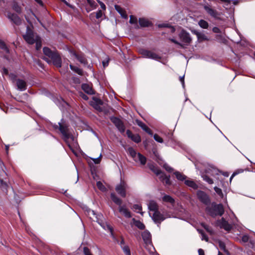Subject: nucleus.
Returning a JSON list of instances; mask_svg holds the SVG:
<instances>
[{
	"instance_id": "f03ea898",
	"label": "nucleus",
	"mask_w": 255,
	"mask_h": 255,
	"mask_svg": "<svg viewBox=\"0 0 255 255\" xmlns=\"http://www.w3.org/2000/svg\"><path fill=\"white\" fill-rule=\"evenodd\" d=\"M206 211L208 214L212 217L219 215L222 216L224 213V209L222 204L212 203L211 206H208L206 208Z\"/></svg>"
},
{
	"instance_id": "de8ad7c7",
	"label": "nucleus",
	"mask_w": 255,
	"mask_h": 255,
	"mask_svg": "<svg viewBox=\"0 0 255 255\" xmlns=\"http://www.w3.org/2000/svg\"><path fill=\"white\" fill-rule=\"evenodd\" d=\"M153 137L155 140L158 142L162 143L163 142L162 138L157 134H155Z\"/></svg>"
},
{
	"instance_id": "a878e982",
	"label": "nucleus",
	"mask_w": 255,
	"mask_h": 255,
	"mask_svg": "<svg viewBox=\"0 0 255 255\" xmlns=\"http://www.w3.org/2000/svg\"><path fill=\"white\" fill-rule=\"evenodd\" d=\"M111 198L115 203L119 205V206H121L122 203V200L117 197L115 193H112L111 194Z\"/></svg>"
},
{
	"instance_id": "4468645a",
	"label": "nucleus",
	"mask_w": 255,
	"mask_h": 255,
	"mask_svg": "<svg viewBox=\"0 0 255 255\" xmlns=\"http://www.w3.org/2000/svg\"><path fill=\"white\" fill-rule=\"evenodd\" d=\"M59 129L64 136L65 139H67L70 137V134L68 132V127L65 124H63L59 123Z\"/></svg>"
},
{
	"instance_id": "37998d69",
	"label": "nucleus",
	"mask_w": 255,
	"mask_h": 255,
	"mask_svg": "<svg viewBox=\"0 0 255 255\" xmlns=\"http://www.w3.org/2000/svg\"><path fill=\"white\" fill-rule=\"evenodd\" d=\"M0 48L1 49L4 50L6 53L9 52V50H8V48L7 47L6 44L3 41H2L1 40H0Z\"/></svg>"
},
{
	"instance_id": "2eb2a0df",
	"label": "nucleus",
	"mask_w": 255,
	"mask_h": 255,
	"mask_svg": "<svg viewBox=\"0 0 255 255\" xmlns=\"http://www.w3.org/2000/svg\"><path fill=\"white\" fill-rule=\"evenodd\" d=\"M218 225L227 231H230L232 229V226L228 223L224 218L218 221Z\"/></svg>"
},
{
	"instance_id": "c756f323",
	"label": "nucleus",
	"mask_w": 255,
	"mask_h": 255,
	"mask_svg": "<svg viewBox=\"0 0 255 255\" xmlns=\"http://www.w3.org/2000/svg\"><path fill=\"white\" fill-rule=\"evenodd\" d=\"M162 200L164 202H168L171 204H173L175 202L174 199L171 196L167 195H164L162 197Z\"/></svg>"
},
{
	"instance_id": "1a4fd4ad",
	"label": "nucleus",
	"mask_w": 255,
	"mask_h": 255,
	"mask_svg": "<svg viewBox=\"0 0 255 255\" xmlns=\"http://www.w3.org/2000/svg\"><path fill=\"white\" fill-rule=\"evenodd\" d=\"M111 121L121 133H124L125 132V127L123 122L120 119L115 117H112L111 118Z\"/></svg>"
},
{
	"instance_id": "39448f33",
	"label": "nucleus",
	"mask_w": 255,
	"mask_h": 255,
	"mask_svg": "<svg viewBox=\"0 0 255 255\" xmlns=\"http://www.w3.org/2000/svg\"><path fill=\"white\" fill-rule=\"evenodd\" d=\"M139 52L142 55V57L146 58H150L154 60H159L161 57L155 53L148 50L141 49Z\"/></svg>"
},
{
	"instance_id": "9b49d317",
	"label": "nucleus",
	"mask_w": 255,
	"mask_h": 255,
	"mask_svg": "<svg viewBox=\"0 0 255 255\" xmlns=\"http://www.w3.org/2000/svg\"><path fill=\"white\" fill-rule=\"evenodd\" d=\"M179 37L180 40L184 43L189 44L192 41V38L190 34L184 30H182L179 34Z\"/></svg>"
},
{
	"instance_id": "4c0bfd02",
	"label": "nucleus",
	"mask_w": 255,
	"mask_h": 255,
	"mask_svg": "<svg viewBox=\"0 0 255 255\" xmlns=\"http://www.w3.org/2000/svg\"><path fill=\"white\" fill-rule=\"evenodd\" d=\"M135 226L138 229L142 230L145 228L144 225L139 221H135L134 219H133Z\"/></svg>"
},
{
	"instance_id": "393cba45",
	"label": "nucleus",
	"mask_w": 255,
	"mask_h": 255,
	"mask_svg": "<svg viewBox=\"0 0 255 255\" xmlns=\"http://www.w3.org/2000/svg\"><path fill=\"white\" fill-rule=\"evenodd\" d=\"M82 90L86 92V93L92 95L94 94V91L92 89V88L87 84H83L82 85Z\"/></svg>"
},
{
	"instance_id": "c03bdc74",
	"label": "nucleus",
	"mask_w": 255,
	"mask_h": 255,
	"mask_svg": "<svg viewBox=\"0 0 255 255\" xmlns=\"http://www.w3.org/2000/svg\"><path fill=\"white\" fill-rule=\"evenodd\" d=\"M122 249L126 255H131L129 248L128 245L123 246Z\"/></svg>"
},
{
	"instance_id": "8fccbe9b",
	"label": "nucleus",
	"mask_w": 255,
	"mask_h": 255,
	"mask_svg": "<svg viewBox=\"0 0 255 255\" xmlns=\"http://www.w3.org/2000/svg\"><path fill=\"white\" fill-rule=\"evenodd\" d=\"M137 21V18L133 15L130 16L129 23L131 24L136 23Z\"/></svg>"
},
{
	"instance_id": "f8f14e48",
	"label": "nucleus",
	"mask_w": 255,
	"mask_h": 255,
	"mask_svg": "<svg viewBox=\"0 0 255 255\" xmlns=\"http://www.w3.org/2000/svg\"><path fill=\"white\" fill-rule=\"evenodd\" d=\"M149 214L154 222L156 223L160 224L165 219L163 215L161 214L158 211L153 212L152 215L150 212H149Z\"/></svg>"
},
{
	"instance_id": "423d86ee",
	"label": "nucleus",
	"mask_w": 255,
	"mask_h": 255,
	"mask_svg": "<svg viewBox=\"0 0 255 255\" xmlns=\"http://www.w3.org/2000/svg\"><path fill=\"white\" fill-rule=\"evenodd\" d=\"M128 187L127 184L124 181H121L120 183L116 186L115 190L121 197H125Z\"/></svg>"
},
{
	"instance_id": "7ed1b4c3",
	"label": "nucleus",
	"mask_w": 255,
	"mask_h": 255,
	"mask_svg": "<svg viewBox=\"0 0 255 255\" xmlns=\"http://www.w3.org/2000/svg\"><path fill=\"white\" fill-rule=\"evenodd\" d=\"M128 151L135 161H139L142 165H144L146 163V157L139 153H137L133 148L129 147L128 149Z\"/></svg>"
},
{
	"instance_id": "412c9836",
	"label": "nucleus",
	"mask_w": 255,
	"mask_h": 255,
	"mask_svg": "<svg viewBox=\"0 0 255 255\" xmlns=\"http://www.w3.org/2000/svg\"><path fill=\"white\" fill-rule=\"evenodd\" d=\"M119 212L125 217L129 218L131 217V214L125 206H120L119 208Z\"/></svg>"
},
{
	"instance_id": "680f3d73",
	"label": "nucleus",
	"mask_w": 255,
	"mask_h": 255,
	"mask_svg": "<svg viewBox=\"0 0 255 255\" xmlns=\"http://www.w3.org/2000/svg\"><path fill=\"white\" fill-rule=\"evenodd\" d=\"M102 12L101 10H98L97 12H96V17L97 18H100L102 17Z\"/></svg>"
},
{
	"instance_id": "7c9ffc66",
	"label": "nucleus",
	"mask_w": 255,
	"mask_h": 255,
	"mask_svg": "<svg viewBox=\"0 0 255 255\" xmlns=\"http://www.w3.org/2000/svg\"><path fill=\"white\" fill-rule=\"evenodd\" d=\"M8 186L7 184L4 182L2 179L0 178V188L1 189L4 191L6 192L7 191V188Z\"/></svg>"
},
{
	"instance_id": "49530a36",
	"label": "nucleus",
	"mask_w": 255,
	"mask_h": 255,
	"mask_svg": "<svg viewBox=\"0 0 255 255\" xmlns=\"http://www.w3.org/2000/svg\"><path fill=\"white\" fill-rule=\"evenodd\" d=\"M198 231L199 233H200L202 236V240H205L206 241H208V238L205 234L203 231L202 230L198 229Z\"/></svg>"
},
{
	"instance_id": "aec40b11",
	"label": "nucleus",
	"mask_w": 255,
	"mask_h": 255,
	"mask_svg": "<svg viewBox=\"0 0 255 255\" xmlns=\"http://www.w3.org/2000/svg\"><path fill=\"white\" fill-rule=\"evenodd\" d=\"M204 9L209 14L213 17L218 18L220 15L219 12L217 10L212 8L209 6H205Z\"/></svg>"
},
{
	"instance_id": "a18cd8bd",
	"label": "nucleus",
	"mask_w": 255,
	"mask_h": 255,
	"mask_svg": "<svg viewBox=\"0 0 255 255\" xmlns=\"http://www.w3.org/2000/svg\"><path fill=\"white\" fill-rule=\"evenodd\" d=\"M35 43H36V49L38 50L41 47V41L40 37H38Z\"/></svg>"
},
{
	"instance_id": "09e8293b",
	"label": "nucleus",
	"mask_w": 255,
	"mask_h": 255,
	"mask_svg": "<svg viewBox=\"0 0 255 255\" xmlns=\"http://www.w3.org/2000/svg\"><path fill=\"white\" fill-rule=\"evenodd\" d=\"M243 171H244V170L241 169L237 170L235 172H234L233 173V174L231 176L230 179V181H231V180H232L234 176H235L236 175H237L238 174L243 172Z\"/></svg>"
},
{
	"instance_id": "3c124183",
	"label": "nucleus",
	"mask_w": 255,
	"mask_h": 255,
	"mask_svg": "<svg viewBox=\"0 0 255 255\" xmlns=\"http://www.w3.org/2000/svg\"><path fill=\"white\" fill-rule=\"evenodd\" d=\"M133 209L137 212H139L141 210V206L138 204H135L133 206Z\"/></svg>"
},
{
	"instance_id": "9d476101",
	"label": "nucleus",
	"mask_w": 255,
	"mask_h": 255,
	"mask_svg": "<svg viewBox=\"0 0 255 255\" xmlns=\"http://www.w3.org/2000/svg\"><path fill=\"white\" fill-rule=\"evenodd\" d=\"M103 104V102L100 99L93 97L92 100L90 101V105L96 110L99 112H102L103 109L101 106Z\"/></svg>"
},
{
	"instance_id": "f704fd0d",
	"label": "nucleus",
	"mask_w": 255,
	"mask_h": 255,
	"mask_svg": "<svg viewBox=\"0 0 255 255\" xmlns=\"http://www.w3.org/2000/svg\"><path fill=\"white\" fill-rule=\"evenodd\" d=\"M198 24L201 28H204V29L207 28L209 26L208 23L206 21H205L203 19H201V20H199Z\"/></svg>"
},
{
	"instance_id": "ddd939ff",
	"label": "nucleus",
	"mask_w": 255,
	"mask_h": 255,
	"mask_svg": "<svg viewBox=\"0 0 255 255\" xmlns=\"http://www.w3.org/2000/svg\"><path fill=\"white\" fill-rule=\"evenodd\" d=\"M7 17L17 25L21 23V19L16 14L8 12Z\"/></svg>"
},
{
	"instance_id": "603ef678",
	"label": "nucleus",
	"mask_w": 255,
	"mask_h": 255,
	"mask_svg": "<svg viewBox=\"0 0 255 255\" xmlns=\"http://www.w3.org/2000/svg\"><path fill=\"white\" fill-rule=\"evenodd\" d=\"M115 8L116 9V10L118 11L122 15H123V12H124V10L120 6L118 5H115Z\"/></svg>"
},
{
	"instance_id": "bf43d9fd",
	"label": "nucleus",
	"mask_w": 255,
	"mask_h": 255,
	"mask_svg": "<svg viewBox=\"0 0 255 255\" xmlns=\"http://www.w3.org/2000/svg\"><path fill=\"white\" fill-rule=\"evenodd\" d=\"M119 245H120L121 248H123V246H126L127 245L126 244L124 239L122 237L121 240L120 242H119Z\"/></svg>"
},
{
	"instance_id": "20e7f679",
	"label": "nucleus",
	"mask_w": 255,
	"mask_h": 255,
	"mask_svg": "<svg viewBox=\"0 0 255 255\" xmlns=\"http://www.w3.org/2000/svg\"><path fill=\"white\" fill-rule=\"evenodd\" d=\"M24 40L29 44H33L39 37L34 34L33 31L28 27H27V31L25 34L23 35Z\"/></svg>"
},
{
	"instance_id": "a19ab883",
	"label": "nucleus",
	"mask_w": 255,
	"mask_h": 255,
	"mask_svg": "<svg viewBox=\"0 0 255 255\" xmlns=\"http://www.w3.org/2000/svg\"><path fill=\"white\" fill-rule=\"evenodd\" d=\"M97 186L99 190L103 192L106 191V188L101 181H98L97 182Z\"/></svg>"
},
{
	"instance_id": "5701e85b",
	"label": "nucleus",
	"mask_w": 255,
	"mask_h": 255,
	"mask_svg": "<svg viewBox=\"0 0 255 255\" xmlns=\"http://www.w3.org/2000/svg\"><path fill=\"white\" fill-rule=\"evenodd\" d=\"M136 122L137 125L142 128L143 130H144L150 135L152 134L151 130L149 128H148L143 123L139 120H136Z\"/></svg>"
},
{
	"instance_id": "e2e57ef3",
	"label": "nucleus",
	"mask_w": 255,
	"mask_h": 255,
	"mask_svg": "<svg viewBox=\"0 0 255 255\" xmlns=\"http://www.w3.org/2000/svg\"><path fill=\"white\" fill-rule=\"evenodd\" d=\"M98 2L100 4L101 8L103 10H105L106 8V6L105 4L103 2H102V1H100V0H98Z\"/></svg>"
},
{
	"instance_id": "4be33fe9",
	"label": "nucleus",
	"mask_w": 255,
	"mask_h": 255,
	"mask_svg": "<svg viewBox=\"0 0 255 255\" xmlns=\"http://www.w3.org/2000/svg\"><path fill=\"white\" fill-rule=\"evenodd\" d=\"M148 207L150 212L152 211L153 212H154L158 211V206L157 204L156 203V202L153 200L150 201L149 202L148 204Z\"/></svg>"
},
{
	"instance_id": "72a5a7b5",
	"label": "nucleus",
	"mask_w": 255,
	"mask_h": 255,
	"mask_svg": "<svg viewBox=\"0 0 255 255\" xmlns=\"http://www.w3.org/2000/svg\"><path fill=\"white\" fill-rule=\"evenodd\" d=\"M174 174L175 175L177 179L180 181H183L186 178V176L185 175L182 174V173H180L178 171L175 172L174 173Z\"/></svg>"
},
{
	"instance_id": "c85d7f7f",
	"label": "nucleus",
	"mask_w": 255,
	"mask_h": 255,
	"mask_svg": "<svg viewBox=\"0 0 255 255\" xmlns=\"http://www.w3.org/2000/svg\"><path fill=\"white\" fill-rule=\"evenodd\" d=\"M185 184L194 189L198 188V185L193 180H186L185 181Z\"/></svg>"
},
{
	"instance_id": "58836bf2",
	"label": "nucleus",
	"mask_w": 255,
	"mask_h": 255,
	"mask_svg": "<svg viewBox=\"0 0 255 255\" xmlns=\"http://www.w3.org/2000/svg\"><path fill=\"white\" fill-rule=\"evenodd\" d=\"M158 27H169L170 28V30H171V32L172 33H173L175 30V29L174 27L172 26H170L169 24L168 23H162V24H160L158 25Z\"/></svg>"
},
{
	"instance_id": "cd10ccee",
	"label": "nucleus",
	"mask_w": 255,
	"mask_h": 255,
	"mask_svg": "<svg viewBox=\"0 0 255 255\" xmlns=\"http://www.w3.org/2000/svg\"><path fill=\"white\" fill-rule=\"evenodd\" d=\"M219 172L220 171L218 169L214 167H211V168L206 170V173L210 174L213 176L218 175Z\"/></svg>"
},
{
	"instance_id": "6ab92c4d",
	"label": "nucleus",
	"mask_w": 255,
	"mask_h": 255,
	"mask_svg": "<svg viewBox=\"0 0 255 255\" xmlns=\"http://www.w3.org/2000/svg\"><path fill=\"white\" fill-rule=\"evenodd\" d=\"M126 133L128 136L135 142L139 143L141 141V138L138 134H133L131 131L128 129L127 130Z\"/></svg>"
},
{
	"instance_id": "0e129e2a",
	"label": "nucleus",
	"mask_w": 255,
	"mask_h": 255,
	"mask_svg": "<svg viewBox=\"0 0 255 255\" xmlns=\"http://www.w3.org/2000/svg\"><path fill=\"white\" fill-rule=\"evenodd\" d=\"M87 1L92 7H95V2L94 1L92 0H87Z\"/></svg>"
},
{
	"instance_id": "bb28decb",
	"label": "nucleus",
	"mask_w": 255,
	"mask_h": 255,
	"mask_svg": "<svg viewBox=\"0 0 255 255\" xmlns=\"http://www.w3.org/2000/svg\"><path fill=\"white\" fill-rule=\"evenodd\" d=\"M160 179L163 182H165L167 185L170 184V176H166L164 173L159 176Z\"/></svg>"
},
{
	"instance_id": "c9c22d12",
	"label": "nucleus",
	"mask_w": 255,
	"mask_h": 255,
	"mask_svg": "<svg viewBox=\"0 0 255 255\" xmlns=\"http://www.w3.org/2000/svg\"><path fill=\"white\" fill-rule=\"evenodd\" d=\"M201 226L206 230V231L209 233L210 235H213L214 232L212 228L209 226L206 225L204 223H202Z\"/></svg>"
},
{
	"instance_id": "473e14b6",
	"label": "nucleus",
	"mask_w": 255,
	"mask_h": 255,
	"mask_svg": "<svg viewBox=\"0 0 255 255\" xmlns=\"http://www.w3.org/2000/svg\"><path fill=\"white\" fill-rule=\"evenodd\" d=\"M150 169L157 175H159V176L163 173L161 170L158 169V168L155 167L153 165H151L150 166Z\"/></svg>"
},
{
	"instance_id": "6e6d98bb",
	"label": "nucleus",
	"mask_w": 255,
	"mask_h": 255,
	"mask_svg": "<svg viewBox=\"0 0 255 255\" xmlns=\"http://www.w3.org/2000/svg\"><path fill=\"white\" fill-rule=\"evenodd\" d=\"M83 251L85 255H92L91 254L90 250L87 247H84Z\"/></svg>"
},
{
	"instance_id": "2f4dec72",
	"label": "nucleus",
	"mask_w": 255,
	"mask_h": 255,
	"mask_svg": "<svg viewBox=\"0 0 255 255\" xmlns=\"http://www.w3.org/2000/svg\"><path fill=\"white\" fill-rule=\"evenodd\" d=\"M70 69L73 71L74 72H76L78 74L80 75H83V71L82 69H80L78 67L74 66L72 65V64H70L69 65Z\"/></svg>"
},
{
	"instance_id": "0eeeda50",
	"label": "nucleus",
	"mask_w": 255,
	"mask_h": 255,
	"mask_svg": "<svg viewBox=\"0 0 255 255\" xmlns=\"http://www.w3.org/2000/svg\"><path fill=\"white\" fill-rule=\"evenodd\" d=\"M198 199L203 204L208 205L210 203L209 196L204 191L199 190L197 192Z\"/></svg>"
},
{
	"instance_id": "69168bd1",
	"label": "nucleus",
	"mask_w": 255,
	"mask_h": 255,
	"mask_svg": "<svg viewBox=\"0 0 255 255\" xmlns=\"http://www.w3.org/2000/svg\"><path fill=\"white\" fill-rule=\"evenodd\" d=\"M212 30L215 33H220L221 32L220 29L217 27H213Z\"/></svg>"
},
{
	"instance_id": "e433bc0d",
	"label": "nucleus",
	"mask_w": 255,
	"mask_h": 255,
	"mask_svg": "<svg viewBox=\"0 0 255 255\" xmlns=\"http://www.w3.org/2000/svg\"><path fill=\"white\" fill-rule=\"evenodd\" d=\"M12 7L17 13H20L21 12V8L17 3L13 2Z\"/></svg>"
},
{
	"instance_id": "774afa93",
	"label": "nucleus",
	"mask_w": 255,
	"mask_h": 255,
	"mask_svg": "<svg viewBox=\"0 0 255 255\" xmlns=\"http://www.w3.org/2000/svg\"><path fill=\"white\" fill-rule=\"evenodd\" d=\"M198 253H199V255H204V252L201 249H200L198 250Z\"/></svg>"
},
{
	"instance_id": "864d4df0",
	"label": "nucleus",
	"mask_w": 255,
	"mask_h": 255,
	"mask_svg": "<svg viewBox=\"0 0 255 255\" xmlns=\"http://www.w3.org/2000/svg\"><path fill=\"white\" fill-rule=\"evenodd\" d=\"M163 167L166 171L169 172H171L173 170V168L169 166L167 164H164L163 165Z\"/></svg>"
},
{
	"instance_id": "79ce46f5",
	"label": "nucleus",
	"mask_w": 255,
	"mask_h": 255,
	"mask_svg": "<svg viewBox=\"0 0 255 255\" xmlns=\"http://www.w3.org/2000/svg\"><path fill=\"white\" fill-rule=\"evenodd\" d=\"M88 214L89 216L93 215L94 216H95L96 219V221L99 222V220L101 215H97L95 212L93 210H89L88 212Z\"/></svg>"
},
{
	"instance_id": "13d9d810",
	"label": "nucleus",
	"mask_w": 255,
	"mask_h": 255,
	"mask_svg": "<svg viewBox=\"0 0 255 255\" xmlns=\"http://www.w3.org/2000/svg\"><path fill=\"white\" fill-rule=\"evenodd\" d=\"M102 155L100 154V156L98 158H93L92 159L94 162L95 163V164H98L100 163V162L101 161V157Z\"/></svg>"
},
{
	"instance_id": "f3484780",
	"label": "nucleus",
	"mask_w": 255,
	"mask_h": 255,
	"mask_svg": "<svg viewBox=\"0 0 255 255\" xmlns=\"http://www.w3.org/2000/svg\"><path fill=\"white\" fill-rule=\"evenodd\" d=\"M15 84L17 89L20 91H24L26 89L27 84L26 82L22 79H17L15 80Z\"/></svg>"
},
{
	"instance_id": "338daca9",
	"label": "nucleus",
	"mask_w": 255,
	"mask_h": 255,
	"mask_svg": "<svg viewBox=\"0 0 255 255\" xmlns=\"http://www.w3.org/2000/svg\"><path fill=\"white\" fill-rule=\"evenodd\" d=\"M2 73L3 75H8V70L5 68H2Z\"/></svg>"
},
{
	"instance_id": "052dcab7",
	"label": "nucleus",
	"mask_w": 255,
	"mask_h": 255,
	"mask_svg": "<svg viewBox=\"0 0 255 255\" xmlns=\"http://www.w3.org/2000/svg\"><path fill=\"white\" fill-rule=\"evenodd\" d=\"M105 230L107 229L110 231L112 233L113 232L112 228L109 225H106V226H102Z\"/></svg>"
},
{
	"instance_id": "f257e3e1",
	"label": "nucleus",
	"mask_w": 255,
	"mask_h": 255,
	"mask_svg": "<svg viewBox=\"0 0 255 255\" xmlns=\"http://www.w3.org/2000/svg\"><path fill=\"white\" fill-rule=\"evenodd\" d=\"M43 51L45 56L50 58L53 64L57 67L61 66V59L59 55L56 52L52 51L48 47H44Z\"/></svg>"
},
{
	"instance_id": "5fc2aeb1",
	"label": "nucleus",
	"mask_w": 255,
	"mask_h": 255,
	"mask_svg": "<svg viewBox=\"0 0 255 255\" xmlns=\"http://www.w3.org/2000/svg\"><path fill=\"white\" fill-rule=\"evenodd\" d=\"M214 190L215 191V192L220 196H223V193H222V190L217 187H214Z\"/></svg>"
},
{
	"instance_id": "6e6552de",
	"label": "nucleus",
	"mask_w": 255,
	"mask_h": 255,
	"mask_svg": "<svg viewBox=\"0 0 255 255\" xmlns=\"http://www.w3.org/2000/svg\"><path fill=\"white\" fill-rule=\"evenodd\" d=\"M68 51L72 57L76 58L81 63L86 65L88 62L83 54H78L73 49H68Z\"/></svg>"
},
{
	"instance_id": "a211bd4d",
	"label": "nucleus",
	"mask_w": 255,
	"mask_h": 255,
	"mask_svg": "<svg viewBox=\"0 0 255 255\" xmlns=\"http://www.w3.org/2000/svg\"><path fill=\"white\" fill-rule=\"evenodd\" d=\"M191 32L193 34L197 36L198 40L200 42L205 40H208V38L203 33L199 32L196 30H192Z\"/></svg>"
},
{
	"instance_id": "4d7b16f0",
	"label": "nucleus",
	"mask_w": 255,
	"mask_h": 255,
	"mask_svg": "<svg viewBox=\"0 0 255 255\" xmlns=\"http://www.w3.org/2000/svg\"><path fill=\"white\" fill-rule=\"evenodd\" d=\"M79 96L84 100H88V97L85 95L83 92H80L79 93Z\"/></svg>"
},
{
	"instance_id": "dca6fc26",
	"label": "nucleus",
	"mask_w": 255,
	"mask_h": 255,
	"mask_svg": "<svg viewBox=\"0 0 255 255\" xmlns=\"http://www.w3.org/2000/svg\"><path fill=\"white\" fill-rule=\"evenodd\" d=\"M142 238L146 244L147 246H149L150 248H153L152 246L151 245V235L150 233L147 231H144L142 233Z\"/></svg>"
},
{
	"instance_id": "b1692460",
	"label": "nucleus",
	"mask_w": 255,
	"mask_h": 255,
	"mask_svg": "<svg viewBox=\"0 0 255 255\" xmlns=\"http://www.w3.org/2000/svg\"><path fill=\"white\" fill-rule=\"evenodd\" d=\"M139 23L141 27H149L152 24L151 21L145 18H140Z\"/></svg>"
},
{
	"instance_id": "ea45409f",
	"label": "nucleus",
	"mask_w": 255,
	"mask_h": 255,
	"mask_svg": "<svg viewBox=\"0 0 255 255\" xmlns=\"http://www.w3.org/2000/svg\"><path fill=\"white\" fill-rule=\"evenodd\" d=\"M203 179L208 183L209 184H212L214 182L213 180L210 178L207 175L204 174L202 176Z\"/></svg>"
}]
</instances>
